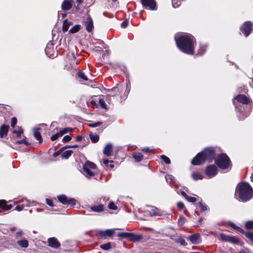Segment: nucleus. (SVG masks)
I'll return each mask as SVG.
<instances>
[{
	"label": "nucleus",
	"instance_id": "obj_10",
	"mask_svg": "<svg viewBox=\"0 0 253 253\" xmlns=\"http://www.w3.org/2000/svg\"><path fill=\"white\" fill-rule=\"evenodd\" d=\"M48 246L54 249H57L60 246V243L55 237L49 238L48 239Z\"/></svg>",
	"mask_w": 253,
	"mask_h": 253
},
{
	"label": "nucleus",
	"instance_id": "obj_17",
	"mask_svg": "<svg viewBox=\"0 0 253 253\" xmlns=\"http://www.w3.org/2000/svg\"><path fill=\"white\" fill-rule=\"evenodd\" d=\"M9 126L3 124L0 127V137L3 138L7 135L8 129Z\"/></svg>",
	"mask_w": 253,
	"mask_h": 253
},
{
	"label": "nucleus",
	"instance_id": "obj_62",
	"mask_svg": "<svg viewBox=\"0 0 253 253\" xmlns=\"http://www.w3.org/2000/svg\"><path fill=\"white\" fill-rule=\"evenodd\" d=\"M142 151L145 152H150L151 150H150L149 148L148 147H145L142 149Z\"/></svg>",
	"mask_w": 253,
	"mask_h": 253
},
{
	"label": "nucleus",
	"instance_id": "obj_3",
	"mask_svg": "<svg viewBox=\"0 0 253 253\" xmlns=\"http://www.w3.org/2000/svg\"><path fill=\"white\" fill-rule=\"evenodd\" d=\"M215 156V154L213 148H206L203 151L197 154L193 159L192 164L193 165L197 166L202 164L205 161L211 162L214 159Z\"/></svg>",
	"mask_w": 253,
	"mask_h": 253
},
{
	"label": "nucleus",
	"instance_id": "obj_35",
	"mask_svg": "<svg viewBox=\"0 0 253 253\" xmlns=\"http://www.w3.org/2000/svg\"><path fill=\"white\" fill-rule=\"evenodd\" d=\"M13 133L16 134L17 137L21 136V134L23 133V130L21 127H18L17 129H14Z\"/></svg>",
	"mask_w": 253,
	"mask_h": 253
},
{
	"label": "nucleus",
	"instance_id": "obj_49",
	"mask_svg": "<svg viewBox=\"0 0 253 253\" xmlns=\"http://www.w3.org/2000/svg\"><path fill=\"white\" fill-rule=\"evenodd\" d=\"M109 209L113 210H115L117 209V207L115 205L113 202H111L108 205Z\"/></svg>",
	"mask_w": 253,
	"mask_h": 253
},
{
	"label": "nucleus",
	"instance_id": "obj_31",
	"mask_svg": "<svg viewBox=\"0 0 253 253\" xmlns=\"http://www.w3.org/2000/svg\"><path fill=\"white\" fill-rule=\"evenodd\" d=\"M15 144H24L25 146H28L30 145V143L26 140V137L25 136L24 138L21 140H17L15 141Z\"/></svg>",
	"mask_w": 253,
	"mask_h": 253
},
{
	"label": "nucleus",
	"instance_id": "obj_6",
	"mask_svg": "<svg viewBox=\"0 0 253 253\" xmlns=\"http://www.w3.org/2000/svg\"><path fill=\"white\" fill-rule=\"evenodd\" d=\"M59 201L62 204L67 205L74 206L76 205V200L73 198H68L64 195H61L57 197Z\"/></svg>",
	"mask_w": 253,
	"mask_h": 253
},
{
	"label": "nucleus",
	"instance_id": "obj_50",
	"mask_svg": "<svg viewBox=\"0 0 253 253\" xmlns=\"http://www.w3.org/2000/svg\"><path fill=\"white\" fill-rule=\"evenodd\" d=\"M71 137L69 135H65L62 139V141L64 143L67 142L71 140Z\"/></svg>",
	"mask_w": 253,
	"mask_h": 253
},
{
	"label": "nucleus",
	"instance_id": "obj_37",
	"mask_svg": "<svg viewBox=\"0 0 253 253\" xmlns=\"http://www.w3.org/2000/svg\"><path fill=\"white\" fill-rule=\"evenodd\" d=\"M153 214L156 216H161L162 215V211L158 209L155 208L153 209Z\"/></svg>",
	"mask_w": 253,
	"mask_h": 253
},
{
	"label": "nucleus",
	"instance_id": "obj_60",
	"mask_svg": "<svg viewBox=\"0 0 253 253\" xmlns=\"http://www.w3.org/2000/svg\"><path fill=\"white\" fill-rule=\"evenodd\" d=\"M78 147H79V146L78 145H68V146H66L65 147L63 148L62 149H63L64 148H78Z\"/></svg>",
	"mask_w": 253,
	"mask_h": 253
},
{
	"label": "nucleus",
	"instance_id": "obj_59",
	"mask_svg": "<svg viewBox=\"0 0 253 253\" xmlns=\"http://www.w3.org/2000/svg\"><path fill=\"white\" fill-rule=\"evenodd\" d=\"M22 235V232L21 231H18L16 233V238H19Z\"/></svg>",
	"mask_w": 253,
	"mask_h": 253
},
{
	"label": "nucleus",
	"instance_id": "obj_39",
	"mask_svg": "<svg viewBox=\"0 0 253 253\" xmlns=\"http://www.w3.org/2000/svg\"><path fill=\"white\" fill-rule=\"evenodd\" d=\"M186 219L184 217L180 216L178 220V224L180 226H182L184 224V223L186 222Z\"/></svg>",
	"mask_w": 253,
	"mask_h": 253
},
{
	"label": "nucleus",
	"instance_id": "obj_33",
	"mask_svg": "<svg viewBox=\"0 0 253 253\" xmlns=\"http://www.w3.org/2000/svg\"><path fill=\"white\" fill-rule=\"evenodd\" d=\"M80 25H76L69 30V32L72 34L76 33L80 30Z\"/></svg>",
	"mask_w": 253,
	"mask_h": 253
},
{
	"label": "nucleus",
	"instance_id": "obj_4",
	"mask_svg": "<svg viewBox=\"0 0 253 253\" xmlns=\"http://www.w3.org/2000/svg\"><path fill=\"white\" fill-rule=\"evenodd\" d=\"M215 163L219 168L225 169L230 166V161L226 154L222 153L217 156L215 160Z\"/></svg>",
	"mask_w": 253,
	"mask_h": 253
},
{
	"label": "nucleus",
	"instance_id": "obj_9",
	"mask_svg": "<svg viewBox=\"0 0 253 253\" xmlns=\"http://www.w3.org/2000/svg\"><path fill=\"white\" fill-rule=\"evenodd\" d=\"M252 24L250 21L245 22L241 28V31L244 33L245 37L249 36L252 31Z\"/></svg>",
	"mask_w": 253,
	"mask_h": 253
},
{
	"label": "nucleus",
	"instance_id": "obj_53",
	"mask_svg": "<svg viewBox=\"0 0 253 253\" xmlns=\"http://www.w3.org/2000/svg\"><path fill=\"white\" fill-rule=\"evenodd\" d=\"M24 207H25V205L22 204V205H18V206H16L15 208V210L17 211H21L24 209Z\"/></svg>",
	"mask_w": 253,
	"mask_h": 253
},
{
	"label": "nucleus",
	"instance_id": "obj_43",
	"mask_svg": "<svg viewBox=\"0 0 253 253\" xmlns=\"http://www.w3.org/2000/svg\"><path fill=\"white\" fill-rule=\"evenodd\" d=\"M78 76H79V77L80 78H81L82 79H83L84 81H87V78L85 76L83 72H81V71H80V72H78Z\"/></svg>",
	"mask_w": 253,
	"mask_h": 253
},
{
	"label": "nucleus",
	"instance_id": "obj_46",
	"mask_svg": "<svg viewBox=\"0 0 253 253\" xmlns=\"http://www.w3.org/2000/svg\"><path fill=\"white\" fill-rule=\"evenodd\" d=\"M102 124L101 122H97L94 123L89 124L88 126L91 127H95L100 126Z\"/></svg>",
	"mask_w": 253,
	"mask_h": 253
},
{
	"label": "nucleus",
	"instance_id": "obj_18",
	"mask_svg": "<svg viewBox=\"0 0 253 253\" xmlns=\"http://www.w3.org/2000/svg\"><path fill=\"white\" fill-rule=\"evenodd\" d=\"M114 233V229H107L99 231L98 235L103 237H111L113 235Z\"/></svg>",
	"mask_w": 253,
	"mask_h": 253
},
{
	"label": "nucleus",
	"instance_id": "obj_30",
	"mask_svg": "<svg viewBox=\"0 0 253 253\" xmlns=\"http://www.w3.org/2000/svg\"><path fill=\"white\" fill-rule=\"evenodd\" d=\"M206 51V46L204 45H200L199 49L198 50L197 54L203 55Z\"/></svg>",
	"mask_w": 253,
	"mask_h": 253
},
{
	"label": "nucleus",
	"instance_id": "obj_2",
	"mask_svg": "<svg viewBox=\"0 0 253 253\" xmlns=\"http://www.w3.org/2000/svg\"><path fill=\"white\" fill-rule=\"evenodd\" d=\"M238 195L239 200L247 202L253 197V190L248 183H239L235 191V195Z\"/></svg>",
	"mask_w": 253,
	"mask_h": 253
},
{
	"label": "nucleus",
	"instance_id": "obj_11",
	"mask_svg": "<svg viewBox=\"0 0 253 253\" xmlns=\"http://www.w3.org/2000/svg\"><path fill=\"white\" fill-rule=\"evenodd\" d=\"M234 99H236L239 102L242 103L244 104H249L251 101L250 98H249L243 94L238 95L236 97H235Z\"/></svg>",
	"mask_w": 253,
	"mask_h": 253
},
{
	"label": "nucleus",
	"instance_id": "obj_55",
	"mask_svg": "<svg viewBox=\"0 0 253 253\" xmlns=\"http://www.w3.org/2000/svg\"><path fill=\"white\" fill-rule=\"evenodd\" d=\"M246 236L253 241V233L247 232L246 234Z\"/></svg>",
	"mask_w": 253,
	"mask_h": 253
},
{
	"label": "nucleus",
	"instance_id": "obj_15",
	"mask_svg": "<svg viewBox=\"0 0 253 253\" xmlns=\"http://www.w3.org/2000/svg\"><path fill=\"white\" fill-rule=\"evenodd\" d=\"M73 0H64L61 8L63 10L67 11L70 9L72 6Z\"/></svg>",
	"mask_w": 253,
	"mask_h": 253
},
{
	"label": "nucleus",
	"instance_id": "obj_5",
	"mask_svg": "<svg viewBox=\"0 0 253 253\" xmlns=\"http://www.w3.org/2000/svg\"><path fill=\"white\" fill-rule=\"evenodd\" d=\"M219 236L220 240L223 241L230 242L233 244L240 245V240L236 237L226 235L223 233H221Z\"/></svg>",
	"mask_w": 253,
	"mask_h": 253
},
{
	"label": "nucleus",
	"instance_id": "obj_44",
	"mask_svg": "<svg viewBox=\"0 0 253 253\" xmlns=\"http://www.w3.org/2000/svg\"><path fill=\"white\" fill-rule=\"evenodd\" d=\"M185 199L190 203H194L197 201L196 198L189 196L188 195L187 196Z\"/></svg>",
	"mask_w": 253,
	"mask_h": 253
},
{
	"label": "nucleus",
	"instance_id": "obj_14",
	"mask_svg": "<svg viewBox=\"0 0 253 253\" xmlns=\"http://www.w3.org/2000/svg\"><path fill=\"white\" fill-rule=\"evenodd\" d=\"M188 239L193 244H199L201 242L200 236L199 234H195L189 236Z\"/></svg>",
	"mask_w": 253,
	"mask_h": 253
},
{
	"label": "nucleus",
	"instance_id": "obj_7",
	"mask_svg": "<svg viewBox=\"0 0 253 253\" xmlns=\"http://www.w3.org/2000/svg\"><path fill=\"white\" fill-rule=\"evenodd\" d=\"M218 172V169L216 166L211 165L208 166L205 170V173L209 178L215 176Z\"/></svg>",
	"mask_w": 253,
	"mask_h": 253
},
{
	"label": "nucleus",
	"instance_id": "obj_29",
	"mask_svg": "<svg viewBox=\"0 0 253 253\" xmlns=\"http://www.w3.org/2000/svg\"><path fill=\"white\" fill-rule=\"evenodd\" d=\"M192 177L193 179H194L195 180L202 179L203 178V175L201 173L198 172H193L192 174Z\"/></svg>",
	"mask_w": 253,
	"mask_h": 253
},
{
	"label": "nucleus",
	"instance_id": "obj_23",
	"mask_svg": "<svg viewBox=\"0 0 253 253\" xmlns=\"http://www.w3.org/2000/svg\"><path fill=\"white\" fill-rule=\"evenodd\" d=\"M96 165L92 162L89 161H86L83 166V169H95Z\"/></svg>",
	"mask_w": 253,
	"mask_h": 253
},
{
	"label": "nucleus",
	"instance_id": "obj_58",
	"mask_svg": "<svg viewBox=\"0 0 253 253\" xmlns=\"http://www.w3.org/2000/svg\"><path fill=\"white\" fill-rule=\"evenodd\" d=\"M61 151H62V149H60L59 151H58L56 152H54L53 154V157H56L58 156V155H59L60 154V153H61Z\"/></svg>",
	"mask_w": 253,
	"mask_h": 253
},
{
	"label": "nucleus",
	"instance_id": "obj_63",
	"mask_svg": "<svg viewBox=\"0 0 253 253\" xmlns=\"http://www.w3.org/2000/svg\"><path fill=\"white\" fill-rule=\"evenodd\" d=\"M82 136L81 135H78L76 137V140L78 141H81L82 140Z\"/></svg>",
	"mask_w": 253,
	"mask_h": 253
},
{
	"label": "nucleus",
	"instance_id": "obj_64",
	"mask_svg": "<svg viewBox=\"0 0 253 253\" xmlns=\"http://www.w3.org/2000/svg\"><path fill=\"white\" fill-rule=\"evenodd\" d=\"M84 0H76V2L78 3V5H80L82 4Z\"/></svg>",
	"mask_w": 253,
	"mask_h": 253
},
{
	"label": "nucleus",
	"instance_id": "obj_45",
	"mask_svg": "<svg viewBox=\"0 0 253 253\" xmlns=\"http://www.w3.org/2000/svg\"><path fill=\"white\" fill-rule=\"evenodd\" d=\"M199 204L201 208V212H203L207 210V206L204 205L202 202H199Z\"/></svg>",
	"mask_w": 253,
	"mask_h": 253
},
{
	"label": "nucleus",
	"instance_id": "obj_26",
	"mask_svg": "<svg viewBox=\"0 0 253 253\" xmlns=\"http://www.w3.org/2000/svg\"><path fill=\"white\" fill-rule=\"evenodd\" d=\"M38 130L39 128H36L34 130V136L35 137V138L39 141V143H41L42 141V138Z\"/></svg>",
	"mask_w": 253,
	"mask_h": 253
},
{
	"label": "nucleus",
	"instance_id": "obj_40",
	"mask_svg": "<svg viewBox=\"0 0 253 253\" xmlns=\"http://www.w3.org/2000/svg\"><path fill=\"white\" fill-rule=\"evenodd\" d=\"M229 225L231 226L232 227H233V228L237 230L238 231H239V232H241V233H243V230L242 229H241V228L237 226L234 223H232V222H230L229 223Z\"/></svg>",
	"mask_w": 253,
	"mask_h": 253
},
{
	"label": "nucleus",
	"instance_id": "obj_12",
	"mask_svg": "<svg viewBox=\"0 0 253 253\" xmlns=\"http://www.w3.org/2000/svg\"><path fill=\"white\" fill-rule=\"evenodd\" d=\"M127 238H128V240L130 241L135 242L141 240L142 236L141 235H137L133 233L128 232Z\"/></svg>",
	"mask_w": 253,
	"mask_h": 253
},
{
	"label": "nucleus",
	"instance_id": "obj_32",
	"mask_svg": "<svg viewBox=\"0 0 253 253\" xmlns=\"http://www.w3.org/2000/svg\"><path fill=\"white\" fill-rule=\"evenodd\" d=\"M166 180L167 182H169V183H174L175 182V178L174 176L171 174H167L165 176Z\"/></svg>",
	"mask_w": 253,
	"mask_h": 253
},
{
	"label": "nucleus",
	"instance_id": "obj_42",
	"mask_svg": "<svg viewBox=\"0 0 253 253\" xmlns=\"http://www.w3.org/2000/svg\"><path fill=\"white\" fill-rule=\"evenodd\" d=\"M245 226L247 229H253V221H249L246 223Z\"/></svg>",
	"mask_w": 253,
	"mask_h": 253
},
{
	"label": "nucleus",
	"instance_id": "obj_61",
	"mask_svg": "<svg viewBox=\"0 0 253 253\" xmlns=\"http://www.w3.org/2000/svg\"><path fill=\"white\" fill-rule=\"evenodd\" d=\"M181 194L182 196H183L185 199H186V198L187 197V195L186 194V193L184 191H181Z\"/></svg>",
	"mask_w": 253,
	"mask_h": 253
},
{
	"label": "nucleus",
	"instance_id": "obj_48",
	"mask_svg": "<svg viewBox=\"0 0 253 253\" xmlns=\"http://www.w3.org/2000/svg\"><path fill=\"white\" fill-rule=\"evenodd\" d=\"M128 232H119L118 233L117 236L122 238H127Z\"/></svg>",
	"mask_w": 253,
	"mask_h": 253
},
{
	"label": "nucleus",
	"instance_id": "obj_1",
	"mask_svg": "<svg viewBox=\"0 0 253 253\" xmlns=\"http://www.w3.org/2000/svg\"><path fill=\"white\" fill-rule=\"evenodd\" d=\"M177 47L182 52L188 54H193L194 49V38L189 35H181L178 38L175 37Z\"/></svg>",
	"mask_w": 253,
	"mask_h": 253
},
{
	"label": "nucleus",
	"instance_id": "obj_19",
	"mask_svg": "<svg viewBox=\"0 0 253 253\" xmlns=\"http://www.w3.org/2000/svg\"><path fill=\"white\" fill-rule=\"evenodd\" d=\"M112 148L113 146L111 143L107 144L103 150L104 154L107 156H111L112 152Z\"/></svg>",
	"mask_w": 253,
	"mask_h": 253
},
{
	"label": "nucleus",
	"instance_id": "obj_52",
	"mask_svg": "<svg viewBox=\"0 0 253 253\" xmlns=\"http://www.w3.org/2000/svg\"><path fill=\"white\" fill-rule=\"evenodd\" d=\"M17 123V119L15 117H13L11 120V126L14 127Z\"/></svg>",
	"mask_w": 253,
	"mask_h": 253
},
{
	"label": "nucleus",
	"instance_id": "obj_13",
	"mask_svg": "<svg viewBox=\"0 0 253 253\" xmlns=\"http://www.w3.org/2000/svg\"><path fill=\"white\" fill-rule=\"evenodd\" d=\"M85 26L86 30L90 32L93 29V21L90 16H88L86 18V21L85 22Z\"/></svg>",
	"mask_w": 253,
	"mask_h": 253
},
{
	"label": "nucleus",
	"instance_id": "obj_51",
	"mask_svg": "<svg viewBox=\"0 0 253 253\" xmlns=\"http://www.w3.org/2000/svg\"><path fill=\"white\" fill-rule=\"evenodd\" d=\"M61 137L60 135H59V132H58L54 135H53L51 137V140L53 141L55 140H56L57 139H58V137Z\"/></svg>",
	"mask_w": 253,
	"mask_h": 253
},
{
	"label": "nucleus",
	"instance_id": "obj_25",
	"mask_svg": "<svg viewBox=\"0 0 253 253\" xmlns=\"http://www.w3.org/2000/svg\"><path fill=\"white\" fill-rule=\"evenodd\" d=\"M18 245L21 248H27L28 247V241L26 239H23L17 241Z\"/></svg>",
	"mask_w": 253,
	"mask_h": 253
},
{
	"label": "nucleus",
	"instance_id": "obj_27",
	"mask_svg": "<svg viewBox=\"0 0 253 253\" xmlns=\"http://www.w3.org/2000/svg\"><path fill=\"white\" fill-rule=\"evenodd\" d=\"M72 153V150L65 151L62 153L61 157L62 159H67L71 155Z\"/></svg>",
	"mask_w": 253,
	"mask_h": 253
},
{
	"label": "nucleus",
	"instance_id": "obj_54",
	"mask_svg": "<svg viewBox=\"0 0 253 253\" xmlns=\"http://www.w3.org/2000/svg\"><path fill=\"white\" fill-rule=\"evenodd\" d=\"M177 206L180 210H182L185 208L184 205L182 202H179L177 203Z\"/></svg>",
	"mask_w": 253,
	"mask_h": 253
},
{
	"label": "nucleus",
	"instance_id": "obj_57",
	"mask_svg": "<svg viewBox=\"0 0 253 253\" xmlns=\"http://www.w3.org/2000/svg\"><path fill=\"white\" fill-rule=\"evenodd\" d=\"M128 25V21L127 20L124 21L121 24V26L123 28H126Z\"/></svg>",
	"mask_w": 253,
	"mask_h": 253
},
{
	"label": "nucleus",
	"instance_id": "obj_24",
	"mask_svg": "<svg viewBox=\"0 0 253 253\" xmlns=\"http://www.w3.org/2000/svg\"><path fill=\"white\" fill-rule=\"evenodd\" d=\"M133 158L137 162H140L142 160L143 156V155L139 152H135L132 154Z\"/></svg>",
	"mask_w": 253,
	"mask_h": 253
},
{
	"label": "nucleus",
	"instance_id": "obj_41",
	"mask_svg": "<svg viewBox=\"0 0 253 253\" xmlns=\"http://www.w3.org/2000/svg\"><path fill=\"white\" fill-rule=\"evenodd\" d=\"M161 158L167 164H170V160L167 156L165 155H161Z\"/></svg>",
	"mask_w": 253,
	"mask_h": 253
},
{
	"label": "nucleus",
	"instance_id": "obj_56",
	"mask_svg": "<svg viewBox=\"0 0 253 253\" xmlns=\"http://www.w3.org/2000/svg\"><path fill=\"white\" fill-rule=\"evenodd\" d=\"M46 203L48 206L50 207H53V203L51 200L46 199Z\"/></svg>",
	"mask_w": 253,
	"mask_h": 253
},
{
	"label": "nucleus",
	"instance_id": "obj_36",
	"mask_svg": "<svg viewBox=\"0 0 253 253\" xmlns=\"http://www.w3.org/2000/svg\"><path fill=\"white\" fill-rule=\"evenodd\" d=\"M89 137L93 143H95L99 140V136L96 134H90Z\"/></svg>",
	"mask_w": 253,
	"mask_h": 253
},
{
	"label": "nucleus",
	"instance_id": "obj_28",
	"mask_svg": "<svg viewBox=\"0 0 253 253\" xmlns=\"http://www.w3.org/2000/svg\"><path fill=\"white\" fill-rule=\"evenodd\" d=\"M73 130V129L71 127H66L59 131V135L62 136L65 133L71 132Z\"/></svg>",
	"mask_w": 253,
	"mask_h": 253
},
{
	"label": "nucleus",
	"instance_id": "obj_8",
	"mask_svg": "<svg viewBox=\"0 0 253 253\" xmlns=\"http://www.w3.org/2000/svg\"><path fill=\"white\" fill-rule=\"evenodd\" d=\"M141 2L143 6L147 9H156V3L155 0H141Z\"/></svg>",
	"mask_w": 253,
	"mask_h": 253
},
{
	"label": "nucleus",
	"instance_id": "obj_20",
	"mask_svg": "<svg viewBox=\"0 0 253 253\" xmlns=\"http://www.w3.org/2000/svg\"><path fill=\"white\" fill-rule=\"evenodd\" d=\"M6 201L4 200H0V207L2 208L3 210L5 211L9 210L11 209L12 207L11 205H5Z\"/></svg>",
	"mask_w": 253,
	"mask_h": 253
},
{
	"label": "nucleus",
	"instance_id": "obj_47",
	"mask_svg": "<svg viewBox=\"0 0 253 253\" xmlns=\"http://www.w3.org/2000/svg\"><path fill=\"white\" fill-rule=\"evenodd\" d=\"M99 103L100 106L103 108L106 109L107 108V105L106 104L104 99H99Z\"/></svg>",
	"mask_w": 253,
	"mask_h": 253
},
{
	"label": "nucleus",
	"instance_id": "obj_22",
	"mask_svg": "<svg viewBox=\"0 0 253 253\" xmlns=\"http://www.w3.org/2000/svg\"><path fill=\"white\" fill-rule=\"evenodd\" d=\"M19 202H22L23 203V204H24L25 205V207H29L30 206H35L36 205V202H35V201H32V202H31L29 200H28L27 199H22L21 200H20L19 201Z\"/></svg>",
	"mask_w": 253,
	"mask_h": 253
},
{
	"label": "nucleus",
	"instance_id": "obj_16",
	"mask_svg": "<svg viewBox=\"0 0 253 253\" xmlns=\"http://www.w3.org/2000/svg\"><path fill=\"white\" fill-rule=\"evenodd\" d=\"M87 210L88 211L101 212L104 211V206L102 204H100L97 206H88Z\"/></svg>",
	"mask_w": 253,
	"mask_h": 253
},
{
	"label": "nucleus",
	"instance_id": "obj_38",
	"mask_svg": "<svg viewBox=\"0 0 253 253\" xmlns=\"http://www.w3.org/2000/svg\"><path fill=\"white\" fill-rule=\"evenodd\" d=\"M87 176H91L94 175V173L90 170V169H83Z\"/></svg>",
	"mask_w": 253,
	"mask_h": 253
},
{
	"label": "nucleus",
	"instance_id": "obj_21",
	"mask_svg": "<svg viewBox=\"0 0 253 253\" xmlns=\"http://www.w3.org/2000/svg\"><path fill=\"white\" fill-rule=\"evenodd\" d=\"M72 24V22L70 21H68L67 19H65L63 21L62 25V29L63 32H65L68 31L69 27Z\"/></svg>",
	"mask_w": 253,
	"mask_h": 253
},
{
	"label": "nucleus",
	"instance_id": "obj_34",
	"mask_svg": "<svg viewBox=\"0 0 253 253\" xmlns=\"http://www.w3.org/2000/svg\"><path fill=\"white\" fill-rule=\"evenodd\" d=\"M100 247L102 250L108 251L111 249V244L110 243H107V244H102L100 245Z\"/></svg>",
	"mask_w": 253,
	"mask_h": 253
}]
</instances>
